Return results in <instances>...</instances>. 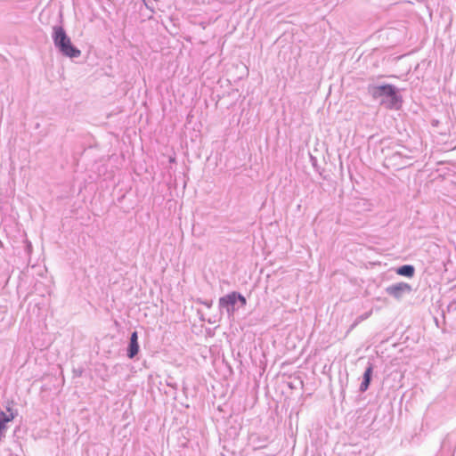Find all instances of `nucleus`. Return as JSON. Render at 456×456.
<instances>
[{
    "mask_svg": "<svg viewBox=\"0 0 456 456\" xmlns=\"http://www.w3.org/2000/svg\"><path fill=\"white\" fill-rule=\"evenodd\" d=\"M367 91L374 100L380 99V105L388 110H399L403 104V97L399 89L392 84H369Z\"/></svg>",
    "mask_w": 456,
    "mask_h": 456,
    "instance_id": "1",
    "label": "nucleus"
},
{
    "mask_svg": "<svg viewBox=\"0 0 456 456\" xmlns=\"http://www.w3.org/2000/svg\"><path fill=\"white\" fill-rule=\"evenodd\" d=\"M52 39L54 47L62 56L73 60L81 55V51L71 42L61 25L53 27Z\"/></svg>",
    "mask_w": 456,
    "mask_h": 456,
    "instance_id": "2",
    "label": "nucleus"
},
{
    "mask_svg": "<svg viewBox=\"0 0 456 456\" xmlns=\"http://www.w3.org/2000/svg\"><path fill=\"white\" fill-rule=\"evenodd\" d=\"M247 305L246 297L238 291H232L219 298L218 306L221 313L225 311L229 318L233 317L240 307Z\"/></svg>",
    "mask_w": 456,
    "mask_h": 456,
    "instance_id": "3",
    "label": "nucleus"
},
{
    "mask_svg": "<svg viewBox=\"0 0 456 456\" xmlns=\"http://www.w3.org/2000/svg\"><path fill=\"white\" fill-rule=\"evenodd\" d=\"M385 291L388 296L400 300L405 295L410 294L412 291V288L409 283L401 281L387 286Z\"/></svg>",
    "mask_w": 456,
    "mask_h": 456,
    "instance_id": "4",
    "label": "nucleus"
},
{
    "mask_svg": "<svg viewBox=\"0 0 456 456\" xmlns=\"http://www.w3.org/2000/svg\"><path fill=\"white\" fill-rule=\"evenodd\" d=\"M140 351V346L138 342V332L133 331L129 338V342L126 347V356L129 359H134Z\"/></svg>",
    "mask_w": 456,
    "mask_h": 456,
    "instance_id": "5",
    "label": "nucleus"
},
{
    "mask_svg": "<svg viewBox=\"0 0 456 456\" xmlns=\"http://www.w3.org/2000/svg\"><path fill=\"white\" fill-rule=\"evenodd\" d=\"M373 376V364L370 362H368V365L363 372L362 375V380L360 384L359 390L360 392L363 393L367 391L370 387L371 379Z\"/></svg>",
    "mask_w": 456,
    "mask_h": 456,
    "instance_id": "6",
    "label": "nucleus"
},
{
    "mask_svg": "<svg viewBox=\"0 0 456 456\" xmlns=\"http://www.w3.org/2000/svg\"><path fill=\"white\" fill-rule=\"evenodd\" d=\"M395 272L398 275L411 278L415 274V267L412 265H403L397 267Z\"/></svg>",
    "mask_w": 456,
    "mask_h": 456,
    "instance_id": "7",
    "label": "nucleus"
},
{
    "mask_svg": "<svg viewBox=\"0 0 456 456\" xmlns=\"http://www.w3.org/2000/svg\"><path fill=\"white\" fill-rule=\"evenodd\" d=\"M6 410L10 411L9 415H7L4 411H0V429L4 432L6 429V424L12 421L15 417V415L12 412L11 407H7Z\"/></svg>",
    "mask_w": 456,
    "mask_h": 456,
    "instance_id": "8",
    "label": "nucleus"
},
{
    "mask_svg": "<svg viewBox=\"0 0 456 456\" xmlns=\"http://www.w3.org/2000/svg\"><path fill=\"white\" fill-rule=\"evenodd\" d=\"M250 440H251L252 444H254L255 449L265 448V447H266L267 443H268L267 436L260 437L258 436L252 435L250 436Z\"/></svg>",
    "mask_w": 456,
    "mask_h": 456,
    "instance_id": "9",
    "label": "nucleus"
},
{
    "mask_svg": "<svg viewBox=\"0 0 456 456\" xmlns=\"http://www.w3.org/2000/svg\"><path fill=\"white\" fill-rule=\"evenodd\" d=\"M310 162L313 166V167L316 170V171H319V168L320 167L318 166V160H317V158L313 156L312 154H310Z\"/></svg>",
    "mask_w": 456,
    "mask_h": 456,
    "instance_id": "10",
    "label": "nucleus"
},
{
    "mask_svg": "<svg viewBox=\"0 0 456 456\" xmlns=\"http://www.w3.org/2000/svg\"><path fill=\"white\" fill-rule=\"evenodd\" d=\"M198 302L203 305H205L206 307L208 308H211L212 307V305H213V301L212 300H203V299H200L199 298L198 299Z\"/></svg>",
    "mask_w": 456,
    "mask_h": 456,
    "instance_id": "11",
    "label": "nucleus"
},
{
    "mask_svg": "<svg viewBox=\"0 0 456 456\" xmlns=\"http://www.w3.org/2000/svg\"><path fill=\"white\" fill-rule=\"evenodd\" d=\"M4 436V432L0 429V439Z\"/></svg>",
    "mask_w": 456,
    "mask_h": 456,
    "instance_id": "12",
    "label": "nucleus"
},
{
    "mask_svg": "<svg viewBox=\"0 0 456 456\" xmlns=\"http://www.w3.org/2000/svg\"><path fill=\"white\" fill-rule=\"evenodd\" d=\"M9 456H20V455H19V454H17V453H13V452H11L9 453Z\"/></svg>",
    "mask_w": 456,
    "mask_h": 456,
    "instance_id": "13",
    "label": "nucleus"
},
{
    "mask_svg": "<svg viewBox=\"0 0 456 456\" xmlns=\"http://www.w3.org/2000/svg\"><path fill=\"white\" fill-rule=\"evenodd\" d=\"M167 386L173 387V382L167 383Z\"/></svg>",
    "mask_w": 456,
    "mask_h": 456,
    "instance_id": "14",
    "label": "nucleus"
},
{
    "mask_svg": "<svg viewBox=\"0 0 456 456\" xmlns=\"http://www.w3.org/2000/svg\"><path fill=\"white\" fill-rule=\"evenodd\" d=\"M167 386L173 387V382L167 383Z\"/></svg>",
    "mask_w": 456,
    "mask_h": 456,
    "instance_id": "15",
    "label": "nucleus"
}]
</instances>
